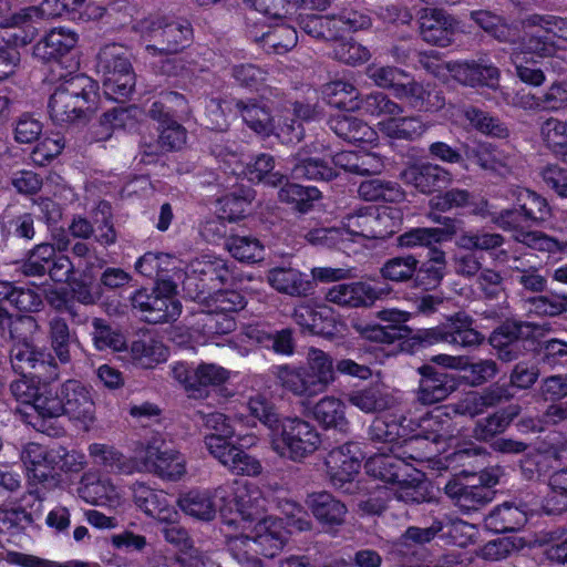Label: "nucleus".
Returning <instances> with one entry per match:
<instances>
[{
  "instance_id": "f704fd0d",
  "label": "nucleus",
  "mask_w": 567,
  "mask_h": 567,
  "mask_svg": "<svg viewBox=\"0 0 567 567\" xmlns=\"http://www.w3.org/2000/svg\"><path fill=\"white\" fill-rule=\"evenodd\" d=\"M178 264V258L173 255L148 251L137 259L135 270L144 277L154 279L157 285L161 279H181Z\"/></svg>"
},
{
  "instance_id": "f8f14e48",
  "label": "nucleus",
  "mask_w": 567,
  "mask_h": 567,
  "mask_svg": "<svg viewBox=\"0 0 567 567\" xmlns=\"http://www.w3.org/2000/svg\"><path fill=\"white\" fill-rule=\"evenodd\" d=\"M213 154L220 158L233 174H244L250 182L278 187L286 181L285 174L275 171V157L270 154H258L246 164L241 161V154L230 147L216 145Z\"/></svg>"
},
{
  "instance_id": "4d7b16f0",
  "label": "nucleus",
  "mask_w": 567,
  "mask_h": 567,
  "mask_svg": "<svg viewBox=\"0 0 567 567\" xmlns=\"http://www.w3.org/2000/svg\"><path fill=\"white\" fill-rule=\"evenodd\" d=\"M258 40L267 53L285 54L296 47L298 34L293 27L280 24L264 32Z\"/></svg>"
},
{
  "instance_id": "393cba45",
  "label": "nucleus",
  "mask_w": 567,
  "mask_h": 567,
  "mask_svg": "<svg viewBox=\"0 0 567 567\" xmlns=\"http://www.w3.org/2000/svg\"><path fill=\"white\" fill-rule=\"evenodd\" d=\"M404 182L422 194L441 192L452 183L449 169L432 163H422L409 167L402 173Z\"/></svg>"
},
{
  "instance_id": "20e7f679",
  "label": "nucleus",
  "mask_w": 567,
  "mask_h": 567,
  "mask_svg": "<svg viewBox=\"0 0 567 567\" xmlns=\"http://www.w3.org/2000/svg\"><path fill=\"white\" fill-rule=\"evenodd\" d=\"M41 402L47 420L66 415L72 420L91 422L94 419V401L90 390L79 380L69 379L48 392Z\"/></svg>"
},
{
  "instance_id": "473e14b6",
  "label": "nucleus",
  "mask_w": 567,
  "mask_h": 567,
  "mask_svg": "<svg viewBox=\"0 0 567 567\" xmlns=\"http://www.w3.org/2000/svg\"><path fill=\"white\" fill-rule=\"evenodd\" d=\"M189 114V107L185 96L175 91H163L152 103L147 115L161 126L175 124Z\"/></svg>"
},
{
  "instance_id": "4c0bfd02",
  "label": "nucleus",
  "mask_w": 567,
  "mask_h": 567,
  "mask_svg": "<svg viewBox=\"0 0 567 567\" xmlns=\"http://www.w3.org/2000/svg\"><path fill=\"white\" fill-rule=\"evenodd\" d=\"M267 281L278 292L291 297H306L312 288L308 276L291 267L271 268Z\"/></svg>"
},
{
  "instance_id": "4468645a",
  "label": "nucleus",
  "mask_w": 567,
  "mask_h": 567,
  "mask_svg": "<svg viewBox=\"0 0 567 567\" xmlns=\"http://www.w3.org/2000/svg\"><path fill=\"white\" fill-rule=\"evenodd\" d=\"M537 326L528 321L507 319L493 330L488 342L503 362L518 359L526 350L525 342L534 341Z\"/></svg>"
},
{
  "instance_id": "9b49d317",
  "label": "nucleus",
  "mask_w": 567,
  "mask_h": 567,
  "mask_svg": "<svg viewBox=\"0 0 567 567\" xmlns=\"http://www.w3.org/2000/svg\"><path fill=\"white\" fill-rule=\"evenodd\" d=\"M492 221L504 231L512 233V238L515 241L530 249L549 254L561 250L560 243L556 238L529 229L534 224L525 216L517 203L512 208L496 213L492 217Z\"/></svg>"
},
{
  "instance_id": "aec40b11",
  "label": "nucleus",
  "mask_w": 567,
  "mask_h": 567,
  "mask_svg": "<svg viewBox=\"0 0 567 567\" xmlns=\"http://www.w3.org/2000/svg\"><path fill=\"white\" fill-rule=\"evenodd\" d=\"M365 455L357 442H347L329 451L326 466L332 484L342 487L351 482L361 468Z\"/></svg>"
},
{
  "instance_id": "c85d7f7f",
  "label": "nucleus",
  "mask_w": 567,
  "mask_h": 567,
  "mask_svg": "<svg viewBox=\"0 0 567 567\" xmlns=\"http://www.w3.org/2000/svg\"><path fill=\"white\" fill-rule=\"evenodd\" d=\"M452 529H456V526L445 524L442 519H440L437 517H434L432 519L431 525L427 527L410 526L401 535L400 542L396 543L390 550L389 559L400 564L401 566H404L405 565V561H404V556H405L404 546L405 545H408L409 543H412L415 545L423 546V545L431 543L441 533H442V536L451 534Z\"/></svg>"
},
{
  "instance_id": "c03bdc74",
  "label": "nucleus",
  "mask_w": 567,
  "mask_h": 567,
  "mask_svg": "<svg viewBox=\"0 0 567 567\" xmlns=\"http://www.w3.org/2000/svg\"><path fill=\"white\" fill-rule=\"evenodd\" d=\"M89 454L95 464L113 473L132 474L137 470V456L135 458L127 457L117 449L107 444H91Z\"/></svg>"
},
{
  "instance_id": "680f3d73",
  "label": "nucleus",
  "mask_w": 567,
  "mask_h": 567,
  "mask_svg": "<svg viewBox=\"0 0 567 567\" xmlns=\"http://www.w3.org/2000/svg\"><path fill=\"white\" fill-rule=\"evenodd\" d=\"M204 425L212 433L205 436V445L210 453V441H220L223 446H228L236 441L237 434L233 421L223 413L214 412L204 417Z\"/></svg>"
},
{
  "instance_id": "5fc2aeb1",
  "label": "nucleus",
  "mask_w": 567,
  "mask_h": 567,
  "mask_svg": "<svg viewBox=\"0 0 567 567\" xmlns=\"http://www.w3.org/2000/svg\"><path fill=\"white\" fill-rule=\"evenodd\" d=\"M358 193L363 199L369 202L383 200L396 203L404 197V193L398 183L381 178L363 181L359 185Z\"/></svg>"
},
{
  "instance_id": "f257e3e1",
  "label": "nucleus",
  "mask_w": 567,
  "mask_h": 567,
  "mask_svg": "<svg viewBox=\"0 0 567 567\" xmlns=\"http://www.w3.org/2000/svg\"><path fill=\"white\" fill-rule=\"evenodd\" d=\"M272 374L284 389L301 398L323 393L336 380L333 358L315 347L308 349L305 365H275Z\"/></svg>"
},
{
  "instance_id": "4be33fe9",
  "label": "nucleus",
  "mask_w": 567,
  "mask_h": 567,
  "mask_svg": "<svg viewBox=\"0 0 567 567\" xmlns=\"http://www.w3.org/2000/svg\"><path fill=\"white\" fill-rule=\"evenodd\" d=\"M434 221L443 223L444 227H415L396 237V246L405 249L427 248L439 249L437 244L450 240L456 234L455 223L452 218L435 216Z\"/></svg>"
},
{
  "instance_id": "774afa93",
  "label": "nucleus",
  "mask_w": 567,
  "mask_h": 567,
  "mask_svg": "<svg viewBox=\"0 0 567 567\" xmlns=\"http://www.w3.org/2000/svg\"><path fill=\"white\" fill-rule=\"evenodd\" d=\"M461 371L462 380L472 388H477L493 380L498 373V365L492 359H482L476 362L463 360Z\"/></svg>"
},
{
  "instance_id": "f3484780",
  "label": "nucleus",
  "mask_w": 567,
  "mask_h": 567,
  "mask_svg": "<svg viewBox=\"0 0 567 567\" xmlns=\"http://www.w3.org/2000/svg\"><path fill=\"white\" fill-rule=\"evenodd\" d=\"M236 540L255 553L272 558L278 555L288 542V530L280 518L266 517L259 520L250 534Z\"/></svg>"
},
{
  "instance_id": "72a5a7b5",
  "label": "nucleus",
  "mask_w": 567,
  "mask_h": 567,
  "mask_svg": "<svg viewBox=\"0 0 567 567\" xmlns=\"http://www.w3.org/2000/svg\"><path fill=\"white\" fill-rule=\"evenodd\" d=\"M48 340L53 351V358L60 364H69L72 361L71 348L79 344V338L66 322V319L55 315L48 321Z\"/></svg>"
},
{
  "instance_id": "cd10ccee",
  "label": "nucleus",
  "mask_w": 567,
  "mask_h": 567,
  "mask_svg": "<svg viewBox=\"0 0 567 567\" xmlns=\"http://www.w3.org/2000/svg\"><path fill=\"white\" fill-rule=\"evenodd\" d=\"M50 380L43 379L38 374H20V378L13 380L9 390L17 401L23 404H30L38 417L44 422V412L40 402L49 396L48 392L52 391Z\"/></svg>"
},
{
  "instance_id": "6e6552de",
  "label": "nucleus",
  "mask_w": 567,
  "mask_h": 567,
  "mask_svg": "<svg viewBox=\"0 0 567 567\" xmlns=\"http://www.w3.org/2000/svg\"><path fill=\"white\" fill-rule=\"evenodd\" d=\"M229 269L221 258L205 255L193 259L184 271L183 290L194 301H208L214 291L229 279Z\"/></svg>"
},
{
  "instance_id": "c756f323",
  "label": "nucleus",
  "mask_w": 567,
  "mask_h": 567,
  "mask_svg": "<svg viewBox=\"0 0 567 567\" xmlns=\"http://www.w3.org/2000/svg\"><path fill=\"white\" fill-rule=\"evenodd\" d=\"M291 175L296 179L329 182L337 176L331 161L312 157L307 148H300L290 158Z\"/></svg>"
},
{
  "instance_id": "9d476101",
  "label": "nucleus",
  "mask_w": 567,
  "mask_h": 567,
  "mask_svg": "<svg viewBox=\"0 0 567 567\" xmlns=\"http://www.w3.org/2000/svg\"><path fill=\"white\" fill-rule=\"evenodd\" d=\"M186 462L179 451L162 436L154 435L137 449V470L163 480L177 481L186 473Z\"/></svg>"
},
{
  "instance_id": "052dcab7",
  "label": "nucleus",
  "mask_w": 567,
  "mask_h": 567,
  "mask_svg": "<svg viewBox=\"0 0 567 567\" xmlns=\"http://www.w3.org/2000/svg\"><path fill=\"white\" fill-rule=\"evenodd\" d=\"M420 261L414 255L396 256L388 259L380 268V274L383 279L404 284L413 281L415 269Z\"/></svg>"
},
{
  "instance_id": "bf43d9fd",
  "label": "nucleus",
  "mask_w": 567,
  "mask_h": 567,
  "mask_svg": "<svg viewBox=\"0 0 567 567\" xmlns=\"http://www.w3.org/2000/svg\"><path fill=\"white\" fill-rule=\"evenodd\" d=\"M279 187L280 202L291 204L300 213H307L312 207V202L319 198L320 192L316 187H305L286 181Z\"/></svg>"
},
{
  "instance_id": "7ed1b4c3",
  "label": "nucleus",
  "mask_w": 567,
  "mask_h": 567,
  "mask_svg": "<svg viewBox=\"0 0 567 567\" xmlns=\"http://www.w3.org/2000/svg\"><path fill=\"white\" fill-rule=\"evenodd\" d=\"M452 437L449 420L441 415H431L422 420L417 433H408L391 451H395L404 463H422L443 451Z\"/></svg>"
},
{
  "instance_id": "6e6d98bb",
  "label": "nucleus",
  "mask_w": 567,
  "mask_h": 567,
  "mask_svg": "<svg viewBox=\"0 0 567 567\" xmlns=\"http://www.w3.org/2000/svg\"><path fill=\"white\" fill-rule=\"evenodd\" d=\"M463 114L472 127L482 134L498 138L507 137L509 134L508 127L499 117L480 107L470 105L464 109Z\"/></svg>"
},
{
  "instance_id": "0eeeda50",
  "label": "nucleus",
  "mask_w": 567,
  "mask_h": 567,
  "mask_svg": "<svg viewBox=\"0 0 567 567\" xmlns=\"http://www.w3.org/2000/svg\"><path fill=\"white\" fill-rule=\"evenodd\" d=\"M176 295V281L161 279L151 291L137 290L131 298L132 307L142 315L143 320L147 323L175 321L182 312V305Z\"/></svg>"
},
{
  "instance_id": "39448f33",
  "label": "nucleus",
  "mask_w": 567,
  "mask_h": 567,
  "mask_svg": "<svg viewBox=\"0 0 567 567\" xmlns=\"http://www.w3.org/2000/svg\"><path fill=\"white\" fill-rule=\"evenodd\" d=\"M142 35L154 41L145 50L153 56L177 55L193 42V28L186 20L166 18H147L138 22Z\"/></svg>"
},
{
  "instance_id": "bb28decb",
  "label": "nucleus",
  "mask_w": 567,
  "mask_h": 567,
  "mask_svg": "<svg viewBox=\"0 0 567 567\" xmlns=\"http://www.w3.org/2000/svg\"><path fill=\"white\" fill-rule=\"evenodd\" d=\"M389 452L370 456L364 465L367 473L390 484L405 482L408 477H411V472H414L415 468L411 464L404 463L395 451Z\"/></svg>"
},
{
  "instance_id": "412c9836",
  "label": "nucleus",
  "mask_w": 567,
  "mask_h": 567,
  "mask_svg": "<svg viewBox=\"0 0 567 567\" xmlns=\"http://www.w3.org/2000/svg\"><path fill=\"white\" fill-rule=\"evenodd\" d=\"M390 292L391 288L388 287L378 288L364 281H353L333 285L326 291L324 298L338 306L358 308L370 307Z\"/></svg>"
},
{
  "instance_id": "49530a36",
  "label": "nucleus",
  "mask_w": 567,
  "mask_h": 567,
  "mask_svg": "<svg viewBox=\"0 0 567 567\" xmlns=\"http://www.w3.org/2000/svg\"><path fill=\"white\" fill-rule=\"evenodd\" d=\"M446 270V255L442 249H431L429 259L415 269L413 285L424 290H432L440 286Z\"/></svg>"
},
{
  "instance_id": "ddd939ff",
  "label": "nucleus",
  "mask_w": 567,
  "mask_h": 567,
  "mask_svg": "<svg viewBox=\"0 0 567 567\" xmlns=\"http://www.w3.org/2000/svg\"><path fill=\"white\" fill-rule=\"evenodd\" d=\"M398 212L374 206L360 208L343 218L348 233L365 238L384 239L395 233L399 221Z\"/></svg>"
},
{
  "instance_id": "a18cd8bd",
  "label": "nucleus",
  "mask_w": 567,
  "mask_h": 567,
  "mask_svg": "<svg viewBox=\"0 0 567 567\" xmlns=\"http://www.w3.org/2000/svg\"><path fill=\"white\" fill-rule=\"evenodd\" d=\"M519 404H509L493 414L480 420L474 427V436L480 441H489L504 433L511 423L520 414Z\"/></svg>"
},
{
  "instance_id": "13d9d810",
  "label": "nucleus",
  "mask_w": 567,
  "mask_h": 567,
  "mask_svg": "<svg viewBox=\"0 0 567 567\" xmlns=\"http://www.w3.org/2000/svg\"><path fill=\"white\" fill-rule=\"evenodd\" d=\"M357 111L374 117H394L403 113V109L385 93L373 91L361 95Z\"/></svg>"
},
{
  "instance_id": "338daca9",
  "label": "nucleus",
  "mask_w": 567,
  "mask_h": 567,
  "mask_svg": "<svg viewBox=\"0 0 567 567\" xmlns=\"http://www.w3.org/2000/svg\"><path fill=\"white\" fill-rule=\"evenodd\" d=\"M55 247L52 244L42 243L29 251L27 259L22 262L21 271L28 277H42L48 274L51 261H53Z\"/></svg>"
},
{
  "instance_id": "f03ea898",
  "label": "nucleus",
  "mask_w": 567,
  "mask_h": 567,
  "mask_svg": "<svg viewBox=\"0 0 567 567\" xmlns=\"http://www.w3.org/2000/svg\"><path fill=\"white\" fill-rule=\"evenodd\" d=\"M19 329L33 333L39 329L38 321L32 316H18L14 327L8 329L13 344L10 350V363L18 374H38L45 380L55 381L60 378V365L53 354L44 348H39L28 338L17 336Z\"/></svg>"
},
{
  "instance_id": "2f4dec72",
  "label": "nucleus",
  "mask_w": 567,
  "mask_h": 567,
  "mask_svg": "<svg viewBox=\"0 0 567 567\" xmlns=\"http://www.w3.org/2000/svg\"><path fill=\"white\" fill-rule=\"evenodd\" d=\"M313 517L324 529H332L344 523L347 506L328 492L312 493L307 499Z\"/></svg>"
},
{
  "instance_id": "e2e57ef3",
  "label": "nucleus",
  "mask_w": 567,
  "mask_h": 567,
  "mask_svg": "<svg viewBox=\"0 0 567 567\" xmlns=\"http://www.w3.org/2000/svg\"><path fill=\"white\" fill-rule=\"evenodd\" d=\"M194 399L207 396L208 386H219L229 379V371L215 363H200L195 368Z\"/></svg>"
},
{
  "instance_id": "c9c22d12",
  "label": "nucleus",
  "mask_w": 567,
  "mask_h": 567,
  "mask_svg": "<svg viewBox=\"0 0 567 567\" xmlns=\"http://www.w3.org/2000/svg\"><path fill=\"white\" fill-rule=\"evenodd\" d=\"M474 319L465 312H456L444 322L446 343L461 348L478 347L485 340L483 333L474 328Z\"/></svg>"
},
{
  "instance_id": "3c124183",
  "label": "nucleus",
  "mask_w": 567,
  "mask_h": 567,
  "mask_svg": "<svg viewBox=\"0 0 567 567\" xmlns=\"http://www.w3.org/2000/svg\"><path fill=\"white\" fill-rule=\"evenodd\" d=\"M404 421L406 420L375 417L368 429L369 441L373 444L386 445L388 450L391 451L393 445H396L408 434V426L403 424Z\"/></svg>"
},
{
  "instance_id": "0e129e2a",
  "label": "nucleus",
  "mask_w": 567,
  "mask_h": 567,
  "mask_svg": "<svg viewBox=\"0 0 567 567\" xmlns=\"http://www.w3.org/2000/svg\"><path fill=\"white\" fill-rule=\"evenodd\" d=\"M427 126L416 116L392 117L383 123L382 131L391 138L415 141L421 137Z\"/></svg>"
},
{
  "instance_id": "2eb2a0df",
  "label": "nucleus",
  "mask_w": 567,
  "mask_h": 567,
  "mask_svg": "<svg viewBox=\"0 0 567 567\" xmlns=\"http://www.w3.org/2000/svg\"><path fill=\"white\" fill-rule=\"evenodd\" d=\"M256 441L254 435L237 436L228 446H223L220 441H210V454L235 475L257 476L262 472V465L257 457L244 450L255 445Z\"/></svg>"
},
{
  "instance_id": "864d4df0",
  "label": "nucleus",
  "mask_w": 567,
  "mask_h": 567,
  "mask_svg": "<svg viewBox=\"0 0 567 567\" xmlns=\"http://www.w3.org/2000/svg\"><path fill=\"white\" fill-rule=\"evenodd\" d=\"M78 494L86 503L101 505L113 498L115 487L109 480H103L95 473H84L79 483Z\"/></svg>"
},
{
  "instance_id": "dca6fc26",
  "label": "nucleus",
  "mask_w": 567,
  "mask_h": 567,
  "mask_svg": "<svg viewBox=\"0 0 567 567\" xmlns=\"http://www.w3.org/2000/svg\"><path fill=\"white\" fill-rule=\"evenodd\" d=\"M538 505V498L532 493L504 502L494 507L485 517L487 529L496 533H514L520 530L528 520V515L534 513Z\"/></svg>"
},
{
  "instance_id": "8fccbe9b",
  "label": "nucleus",
  "mask_w": 567,
  "mask_h": 567,
  "mask_svg": "<svg viewBox=\"0 0 567 567\" xmlns=\"http://www.w3.org/2000/svg\"><path fill=\"white\" fill-rule=\"evenodd\" d=\"M179 508L188 516L209 522L215 518L217 504L209 492L189 491L178 497Z\"/></svg>"
},
{
  "instance_id": "a878e982",
  "label": "nucleus",
  "mask_w": 567,
  "mask_h": 567,
  "mask_svg": "<svg viewBox=\"0 0 567 567\" xmlns=\"http://www.w3.org/2000/svg\"><path fill=\"white\" fill-rule=\"evenodd\" d=\"M445 494L464 513L476 512L491 503L495 492L486 486L465 484L460 477L450 480L444 487Z\"/></svg>"
},
{
  "instance_id": "1a4fd4ad",
  "label": "nucleus",
  "mask_w": 567,
  "mask_h": 567,
  "mask_svg": "<svg viewBox=\"0 0 567 567\" xmlns=\"http://www.w3.org/2000/svg\"><path fill=\"white\" fill-rule=\"evenodd\" d=\"M97 68L103 73L104 92L114 100L128 97L135 86L130 53L117 43L103 47L97 54Z\"/></svg>"
},
{
  "instance_id": "6ab92c4d",
  "label": "nucleus",
  "mask_w": 567,
  "mask_h": 567,
  "mask_svg": "<svg viewBox=\"0 0 567 567\" xmlns=\"http://www.w3.org/2000/svg\"><path fill=\"white\" fill-rule=\"evenodd\" d=\"M6 303L21 312H38L43 307L41 295L27 286H18L16 282L0 280V336L14 327L12 315Z\"/></svg>"
},
{
  "instance_id": "b1692460",
  "label": "nucleus",
  "mask_w": 567,
  "mask_h": 567,
  "mask_svg": "<svg viewBox=\"0 0 567 567\" xmlns=\"http://www.w3.org/2000/svg\"><path fill=\"white\" fill-rule=\"evenodd\" d=\"M417 372L421 375L417 401L424 405L439 403L457 389V381L452 374L432 365H421Z\"/></svg>"
},
{
  "instance_id": "09e8293b",
  "label": "nucleus",
  "mask_w": 567,
  "mask_h": 567,
  "mask_svg": "<svg viewBox=\"0 0 567 567\" xmlns=\"http://www.w3.org/2000/svg\"><path fill=\"white\" fill-rule=\"evenodd\" d=\"M313 417L327 429L340 433L349 431L350 423L346 416L344 403L334 396H324L313 406Z\"/></svg>"
},
{
  "instance_id": "5701e85b",
  "label": "nucleus",
  "mask_w": 567,
  "mask_h": 567,
  "mask_svg": "<svg viewBox=\"0 0 567 567\" xmlns=\"http://www.w3.org/2000/svg\"><path fill=\"white\" fill-rule=\"evenodd\" d=\"M235 111L244 123L261 137H269L275 130V116L271 115L274 102L265 94L257 97L238 99L234 102Z\"/></svg>"
},
{
  "instance_id": "37998d69",
  "label": "nucleus",
  "mask_w": 567,
  "mask_h": 567,
  "mask_svg": "<svg viewBox=\"0 0 567 567\" xmlns=\"http://www.w3.org/2000/svg\"><path fill=\"white\" fill-rule=\"evenodd\" d=\"M135 504L148 516L158 520H169L177 513L169 506L167 495L144 484L134 487Z\"/></svg>"
},
{
  "instance_id": "423d86ee",
  "label": "nucleus",
  "mask_w": 567,
  "mask_h": 567,
  "mask_svg": "<svg viewBox=\"0 0 567 567\" xmlns=\"http://www.w3.org/2000/svg\"><path fill=\"white\" fill-rule=\"evenodd\" d=\"M271 447L280 456L300 462L313 454L321 444L316 427L299 417H285L275 434H270Z\"/></svg>"
},
{
  "instance_id": "79ce46f5",
  "label": "nucleus",
  "mask_w": 567,
  "mask_h": 567,
  "mask_svg": "<svg viewBox=\"0 0 567 567\" xmlns=\"http://www.w3.org/2000/svg\"><path fill=\"white\" fill-rule=\"evenodd\" d=\"M62 96V93L54 91L49 100V115L54 124L60 126L85 124L91 120L94 113L90 112L86 105L82 107L72 100L61 103Z\"/></svg>"
},
{
  "instance_id": "58836bf2",
  "label": "nucleus",
  "mask_w": 567,
  "mask_h": 567,
  "mask_svg": "<svg viewBox=\"0 0 567 567\" xmlns=\"http://www.w3.org/2000/svg\"><path fill=\"white\" fill-rule=\"evenodd\" d=\"M329 128L349 143H371L375 132L363 120L350 114H336L328 120Z\"/></svg>"
},
{
  "instance_id": "69168bd1",
  "label": "nucleus",
  "mask_w": 567,
  "mask_h": 567,
  "mask_svg": "<svg viewBox=\"0 0 567 567\" xmlns=\"http://www.w3.org/2000/svg\"><path fill=\"white\" fill-rule=\"evenodd\" d=\"M539 135L544 144L554 153L567 154V121L548 117L539 124Z\"/></svg>"
},
{
  "instance_id": "603ef678",
  "label": "nucleus",
  "mask_w": 567,
  "mask_h": 567,
  "mask_svg": "<svg viewBox=\"0 0 567 567\" xmlns=\"http://www.w3.org/2000/svg\"><path fill=\"white\" fill-rule=\"evenodd\" d=\"M298 25L309 37L322 41L337 40L341 33L334 16L299 14Z\"/></svg>"
},
{
  "instance_id": "a211bd4d",
  "label": "nucleus",
  "mask_w": 567,
  "mask_h": 567,
  "mask_svg": "<svg viewBox=\"0 0 567 567\" xmlns=\"http://www.w3.org/2000/svg\"><path fill=\"white\" fill-rule=\"evenodd\" d=\"M446 69L452 79L458 84L472 89L487 87L497 90L501 71L486 56L477 60L451 61Z\"/></svg>"
},
{
  "instance_id": "e433bc0d",
  "label": "nucleus",
  "mask_w": 567,
  "mask_h": 567,
  "mask_svg": "<svg viewBox=\"0 0 567 567\" xmlns=\"http://www.w3.org/2000/svg\"><path fill=\"white\" fill-rule=\"evenodd\" d=\"M420 33L424 41L437 47H447L454 37V19L441 10H432L420 19Z\"/></svg>"
},
{
  "instance_id": "7c9ffc66",
  "label": "nucleus",
  "mask_w": 567,
  "mask_h": 567,
  "mask_svg": "<svg viewBox=\"0 0 567 567\" xmlns=\"http://www.w3.org/2000/svg\"><path fill=\"white\" fill-rule=\"evenodd\" d=\"M78 42V34L68 28H54L48 32L34 47V58L51 62L58 61L72 49Z\"/></svg>"
},
{
  "instance_id": "a19ab883",
  "label": "nucleus",
  "mask_w": 567,
  "mask_h": 567,
  "mask_svg": "<svg viewBox=\"0 0 567 567\" xmlns=\"http://www.w3.org/2000/svg\"><path fill=\"white\" fill-rule=\"evenodd\" d=\"M394 95L400 100L406 101L412 109L420 112L437 111L445 104V100L440 92L427 91L421 83L415 81L402 82Z\"/></svg>"
},
{
  "instance_id": "ea45409f",
  "label": "nucleus",
  "mask_w": 567,
  "mask_h": 567,
  "mask_svg": "<svg viewBox=\"0 0 567 567\" xmlns=\"http://www.w3.org/2000/svg\"><path fill=\"white\" fill-rule=\"evenodd\" d=\"M347 399L351 405L368 414L383 412L393 405V396L380 384L352 390Z\"/></svg>"
},
{
  "instance_id": "de8ad7c7",
  "label": "nucleus",
  "mask_w": 567,
  "mask_h": 567,
  "mask_svg": "<svg viewBox=\"0 0 567 567\" xmlns=\"http://www.w3.org/2000/svg\"><path fill=\"white\" fill-rule=\"evenodd\" d=\"M464 168L467 163L475 164L486 171H497L506 165L505 157L497 147L489 143H463Z\"/></svg>"
}]
</instances>
